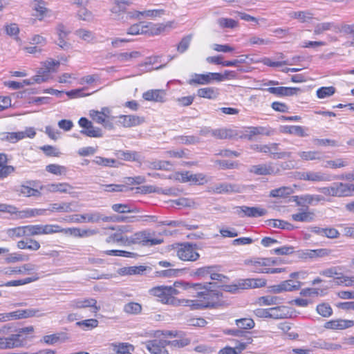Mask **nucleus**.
Masks as SVG:
<instances>
[{"label": "nucleus", "mask_w": 354, "mask_h": 354, "mask_svg": "<svg viewBox=\"0 0 354 354\" xmlns=\"http://www.w3.org/2000/svg\"><path fill=\"white\" fill-rule=\"evenodd\" d=\"M89 115L93 121L97 124H102L104 128L108 129H113L114 126L112 121H109L104 118L99 111L91 110L89 111Z\"/></svg>", "instance_id": "b1692460"}, {"label": "nucleus", "mask_w": 354, "mask_h": 354, "mask_svg": "<svg viewBox=\"0 0 354 354\" xmlns=\"http://www.w3.org/2000/svg\"><path fill=\"white\" fill-rule=\"evenodd\" d=\"M65 234H70L75 237H87L95 235L97 233L96 230H82L78 227H69L64 229Z\"/></svg>", "instance_id": "a878e982"}, {"label": "nucleus", "mask_w": 354, "mask_h": 354, "mask_svg": "<svg viewBox=\"0 0 354 354\" xmlns=\"http://www.w3.org/2000/svg\"><path fill=\"white\" fill-rule=\"evenodd\" d=\"M43 315L40 313L38 309H20L10 313H0V322L32 317H41Z\"/></svg>", "instance_id": "39448f33"}, {"label": "nucleus", "mask_w": 354, "mask_h": 354, "mask_svg": "<svg viewBox=\"0 0 354 354\" xmlns=\"http://www.w3.org/2000/svg\"><path fill=\"white\" fill-rule=\"evenodd\" d=\"M317 96L318 98L324 99L333 95L335 93L334 86H323L317 90Z\"/></svg>", "instance_id": "052dcab7"}, {"label": "nucleus", "mask_w": 354, "mask_h": 354, "mask_svg": "<svg viewBox=\"0 0 354 354\" xmlns=\"http://www.w3.org/2000/svg\"><path fill=\"white\" fill-rule=\"evenodd\" d=\"M282 132L300 137L308 136V134L305 131V128L301 126H284L283 127Z\"/></svg>", "instance_id": "a19ab883"}, {"label": "nucleus", "mask_w": 354, "mask_h": 354, "mask_svg": "<svg viewBox=\"0 0 354 354\" xmlns=\"http://www.w3.org/2000/svg\"><path fill=\"white\" fill-rule=\"evenodd\" d=\"M299 157L304 160H322L324 156L321 151H301L299 153Z\"/></svg>", "instance_id": "58836bf2"}, {"label": "nucleus", "mask_w": 354, "mask_h": 354, "mask_svg": "<svg viewBox=\"0 0 354 354\" xmlns=\"http://www.w3.org/2000/svg\"><path fill=\"white\" fill-rule=\"evenodd\" d=\"M165 10L163 9H155V10H145L143 12L137 11L136 15L137 17H139L140 15L145 16L147 17L150 18H156V17H160L162 15H165Z\"/></svg>", "instance_id": "4d7b16f0"}, {"label": "nucleus", "mask_w": 354, "mask_h": 354, "mask_svg": "<svg viewBox=\"0 0 354 354\" xmlns=\"http://www.w3.org/2000/svg\"><path fill=\"white\" fill-rule=\"evenodd\" d=\"M266 285V280L264 279H239L234 284L224 285L222 288L225 292L236 294L239 293L241 290L262 288Z\"/></svg>", "instance_id": "7ed1b4c3"}, {"label": "nucleus", "mask_w": 354, "mask_h": 354, "mask_svg": "<svg viewBox=\"0 0 354 354\" xmlns=\"http://www.w3.org/2000/svg\"><path fill=\"white\" fill-rule=\"evenodd\" d=\"M292 189L289 187H281L270 191V196L273 198H283L289 196Z\"/></svg>", "instance_id": "8fccbe9b"}, {"label": "nucleus", "mask_w": 354, "mask_h": 354, "mask_svg": "<svg viewBox=\"0 0 354 354\" xmlns=\"http://www.w3.org/2000/svg\"><path fill=\"white\" fill-rule=\"evenodd\" d=\"M299 178L303 180L316 183L331 181L337 178L322 171H307L300 172L299 174Z\"/></svg>", "instance_id": "9d476101"}, {"label": "nucleus", "mask_w": 354, "mask_h": 354, "mask_svg": "<svg viewBox=\"0 0 354 354\" xmlns=\"http://www.w3.org/2000/svg\"><path fill=\"white\" fill-rule=\"evenodd\" d=\"M6 234L12 239L26 236L25 225L9 228L6 230Z\"/></svg>", "instance_id": "c03bdc74"}, {"label": "nucleus", "mask_w": 354, "mask_h": 354, "mask_svg": "<svg viewBox=\"0 0 354 354\" xmlns=\"http://www.w3.org/2000/svg\"><path fill=\"white\" fill-rule=\"evenodd\" d=\"M112 209L118 213L138 212L137 208H131L128 204L117 203L113 204L111 207Z\"/></svg>", "instance_id": "bf43d9fd"}, {"label": "nucleus", "mask_w": 354, "mask_h": 354, "mask_svg": "<svg viewBox=\"0 0 354 354\" xmlns=\"http://www.w3.org/2000/svg\"><path fill=\"white\" fill-rule=\"evenodd\" d=\"M270 318L274 319H279L286 318L288 315V311L286 306H277L269 308Z\"/></svg>", "instance_id": "c9c22d12"}, {"label": "nucleus", "mask_w": 354, "mask_h": 354, "mask_svg": "<svg viewBox=\"0 0 354 354\" xmlns=\"http://www.w3.org/2000/svg\"><path fill=\"white\" fill-rule=\"evenodd\" d=\"M60 64L59 61L53 59H49L43 63L44 68H40L37 75L32 77V79L35 83H41L46 82L49 77V73L55 72L56 70L55 67H58Z\"/></svg>", "instance_id": "6e6552de"}, {"label": "nucleus", "mask_w": 354, "mask_h": 354, "mask_svg": "<svg viewBox=\"0 0 354 354\" xmlns=\"http://www.w3.org/2000/svg\"><path fill=\"white\" fill-rule=\"evenodd\" d=\"M316 310L323 317H329L333 315V309L327 303H322L317 306Z\"/></svg>", "instance_id": "6e6d98bb"}, {"label": "nucleus", "mask_w": 354, "mask_h": 354, "mask_svg": "<svg viewBox=\"0 0 354 354\" xmlns=\"http://www.w3.org/2000/svg\"><path fill=\"white\" fill-rule=\"evenodd\" d=\"M71 306L74 308H85L91 307L93 309V312L95 313L100 309V306H97V300L93 298L75 299L71 302Z\"/></svg>", "instance_id": "6ab92c4d"}, {"label": "nucleus", "mask_w": 354, "mask_h": 354, "mask_svg": "<svg viewBox=\"0 0 354 354\" xmlns=\"http://www.w3.org/2000/svg\"><path fill=\"white\" fill-rule=\"evenodd\" d=\"M354 326V321L349 319H337L327 321L324 327L330 330H344Z\"/></svg>", "instance_id": "dca6fc26"}, {"label": "nucleus", "mask_w": 354, "mask_h": 354, "mask_svg": "<svg viewBox=\"0 0 354 354\" xmlns=\"http://www.w3.org/2000/svg\"><path fill=\"white\" fill-rule=\"evenodd\" d=\"M181 180L185 182H192L195 184H203L205 182V176L203 174H191L189 171L181 173Z\"/></svg>", "instance_id": "cd10ccee"}, {"label": "nucleus", "mask_w": 354, "mask_h": 354, "mask_svg": "<svg viewBox=\"0 0 354 354\" xmlns=\"http://www.w3.org/2000/svg\"><path fill=\"white\" fill-rule=\"evenodd\" d=\"M46 212V209L26 208L24 210L19 212L18 217L19 218H31L36 216L44 215Z\"/></svg>", "instance_id": "4c0bfd02"}, {"label": "nucleus", "mask_w": 354, "mask_h": 354, "mask_svg": "<svg viewBox=\"0 0 354 354\" xmlns=\"http://www.w3.org/2000/svg\"><path fill=\"white\" fill-rule=\"evenodd\" d=\"M162 242V239L150 238V234L145 231L138 232L130 236H127V245L141 243L143 245L152 246L160 244Z\"/></svg>", "instance_id": "423d86ee"}, {"label": "nucleus", "mask_w": 354, "mask_h": 354, "mask_svg": "<svg viewBox=\"0 0 354 354\" xmlns=\"http://www.w3.org/2000/svg\"><path fill=\"white\" fill-rule=\"evenodd\" d=\"M129 4V0H114V5L111 8V11L115 14L124 12Z\"/></svg>", "instance_id": "680f3d73"}, {"label": "nucleus", "mask_w": 354, "mask_h": 354, "mask_svg": "<svg viewBox=\"0 0 354 354\" xmlns=\"http://www.w3.org/2000/svg\"><path fill=\"white\" fill-rule=\"evenodd\" d=\"M238 191L239 188L237 185L227 183L219 184L215 187V192L218 194L237 192Z\"/></svg>", "instance_id": "09e8293b"}, {"label": "nucleus", "mask_w": 354, "mask_h": 354, "mask_svg": "<svg viewBox=\"0 0 354 354\" xmlns=\"http://www.w3.org/2000/svg\"><path fill=\"white\" fill-rule=\"evenodd\" d=\"M78 124L82 128H83V129L80 131V133L90 138L102 137L103 134L101 129L93 127V123L86 118H80L78 121Z\"/></svg>", "instance_id": "9b49d317"}, {"label": "nucleus", "mask_w": 354, "mask_h": 354, "mask_svg": "<svg viewBox=\"0 0 354 354\" xmlns=\"http://www.w3.org/2000/svg\"><path fill=\"white\" fill-rule=\"evenodd\" d=\"M6 342H8V349L22 346L26 340L25 338L22 337V335L19 333L6 337Z\"/></svg>", "instance_id": "f704fd0d"}, {"label": "nucleus", "mask_w": 354, "mask_h": 354, "mask_svg": "<svg viewBox=\"0 0 354 354\" xmlns=\"http://www.w3.org/2000/svg\"><path fill=\"white\" fill-rule=\"evenodd\" d=\"M216 266H204L196 269L192 274L193 276H197L198 277H206L210 274L212 271H216Z\"/></svg>", "instance_id": "e2e57ef3"}, {"label": "nucleus", "mask_w": 354, "mask_h": 354, "mask_svg": "<svg viewBox=\"0 0 354 354\" xmlns=\"http://www.w3.org/2000/svg\"><path fill=\"white\" fill-rule=\"evenodd\" d=\"M283 291H293L299 290L301 286V283L299 281L286 280L281 283Z\"/></svg>", "instance_id": "5fc2aeb1"}, {"label": "nucleus", "mask_w": 354, "mask_h": 354, "mask_svg": "<svg viewBox=\"0 0 354 354\" xmlns=\"http://www.w3.org/2000/svg\"><path fill=\"white\" fill-rule=\"evenodd\" d=\"M17 247L20 250L37 251L40 248L41 245L37 240L31 238H27L25 240L19 241L17 243Z\"/></svg>", "instance_id": "393cba45"}, {"label": "nucleus", "mask_w": 354, "mask_h": 354, "mask_svg": "<svg viewBox=\"0 0 354 354\" xmlns=\"http://www.w3.org/2000/svg\"><path fill=\"white\" fill-rule=\"evenodd\" d=\"M236 324L239 328L244 330H250L254 328L255 324L252 319L242 318L236 320Z\"/></svg>", "instance_id": "13d9d810"}, {"label": "nucleus", "mask_w": 354, "mask_h": 354, "mask_svg": "<svg viewBox=\"0 0 354 354\" xmlns=\"http://www.w3.org/2000/svg\"><path fill=\"white\" fill-rule=\"evenodd\" d=\"M69 221L73 223H98L100 221L104 222H109L111 220L110 216H102L98 212H93L84 214H75L72 215L70 217Z\"/></svg>", "instance_id": "0eeeda50"}, {"label": "nucleus", "mask_w": 354, "mask_h": 354, "mask_svg": "<svg viewBox=\"0 0 354 354\" xmlns=\"http://www.w3.org/2000/svg\"><path fill=\"white\" fill-rule=\"evenodd\" d=\"M111 346L116 354H129L134 351V346L127 342L111 343Z\"/></svg>", "instance_id": "c85d7f7f"}, {"label": "nucleus", "mask_w": 354, "mask_h": 354, "mask_svg": "<svg viewBox=\"0 0 354 354\" xmlns=\"http://www.w3.org/2000/svg\"><path fill=\"white\" fill-rule=\"evenodd\" d=\"M279 144L270 143V156L274 159H283L286 158H290L291 152L279 151Z\"/></svg>", "instance_id": "7c9ffc66"}, {"label": "nucleus", "mask_w": 354, "mask_h": 354, "mask_svg": "<svg viewBox=\"0 0 354 354\" xmlns=\"http://www.w3.org/2000/svg\"><path fill=\"white\" fill-rule=\"evenodd\" d=\"M28 183L30 185H22L20 186L19 189H18V192H19L21 194L26 197H39L41 196V190H40V189H37L32 188L31 187V185H32L31 182H28Z\"/></svg>", "instance_id": "473e14b6"}, {"label": "nucleus", "mask_w": 354, "mask_h": 354, "mask_svg": "<svg viewBox=\"0 0 354 354\" xmlns=\"http://www.w3.org/2000/svg\"><path fill=\"white\" fill-rule=\"evenodd\" d=\"M39 279V277L35 276L31 277H27L23 279H19V280H12L6 282L4 286L7 287L10 286H22L25 284H28L34 281H36Z\"/></svg>", "instance_id": "603ef678"}, {"label": "nucleus", "mask_w": 354, "mask_h": 354, "mask_svg": "<svg viewBox=\"0 0 354 354\" xmlns=\"http://www.w3.org/2000/svg\"><path fill=\"white\" fill-rule=\"evenodd\" d=\"M166 346V340L163 339H153L145 342V347L151 354H169Z\"/></svg>", "instance_id": "ddd939ff"}, {"label": "nucleus", "mask_w": 354, "mask_h": 354, "mask_svg": "<svg viewBox=\"0 0 354 354\" xmlns=\"http://www.w3.org/2000/svg\"><path fill=\"white\" fill-rule=\"evenodd\" d=\"M77 207V203L75 202H70V203H53L50 205V208L47 210H49L52 212H72L75 211Z\"/></svg>", "instance_id": "4be33fe9"}, {"label": "nucleus", "mask_w": 354, "mask_h": 354, "mask_svg": "<svg viewBox=\"0 0 354 354\" xmlns=\"http://www.w3.org/2000/svg\"><path fill=\"white\" fill-rule=\"evenodd\" d=\"M149 30V25L145 24L144 22H140L130 26L127 33L131 35H143L147 34Z\"/></svg>", "instance_id": "e433bc0d"}, {"label": "nucleus", "mask_w": 354, "mask_h": 354, "mask_svg": "<svg viewBox=\"0 0 354 354\" xmlns=\"http://www.w3.org/2000/svg\"><path fill=\"white\" fill-rule=\"evenodd\" d=\"M147 270V266H130L121 268V274L123 275L142 274Z\"/></svg>", "instance_id": "37998d69"}, {"label": "nucleus", "mask_w": 354, "mask_h": 354, "mask_svg": "<svg viewBox=\"0 0 354 354\" xmlns=\"http://www.w3.org/2000/svg\"><path fill=\"white\" fill-rule=\"evenodd\" d=\"M218 89L213 87H206L198 89V96L209 100H214L218 96Z\"/></svg>", "instance_id": "72a5a7b5"}, {"label": "nucleus", "mask_w": 354, "mask_h": 354, "mask_svg": "<svg viewBox=\"0 0 354 354\" xmlns=\"http://www.w3.org/2000/svg\"><path fill=\"white\" fill-rule=\"evenodd\" d=\"M248 171L258 176L272 175L276 174V170L272 162L252 165L250 167Z\"/></svg>", "instance_id": "a211bd4d"}, {"label": "nucleus", "mask_w": 354, "mask_h": 354, "mask_svg": "<svg viewBox=\"0 0 354 354\" xmlns=\"http://www.w3.org/2000/svg\"><path fill=\"white\" fill-rule=\"evenodd\" d=\"M327 30L337 32L339 27L334 22H323L317 24L314 28L315 35H320Z\"/></svg>", "instance_id": "c756f323"}, {"label": "nucleus", "mask_w": 354, "mask_h": 354, "mask_svg": "<svg viewBox=\"0 0 354 354\" xmlns=\"http://www.w3.org/2000/svg\"><path fill=\"white\" fill-rule=\"evenodd\" d=\"M291 18L299 19L301 22H306L312 19V14L308 11H297L289 13Z\"/></svg>", "instance_id": "0e129e2a"}, {"label": "nucleus", "mask_w": 354, "mask_h": 354, "mask_svg": "<svg viewBox=\"0 0 354 354\" xmlns=\"http://www.w3.org/2000/svg\"><path fill=\"white\" fill-rule=\"evenodd\" d=\"M242 212L244 213L245 216L248 217H260L264 216L267 213V210L259 207H248L242 206L240 207Z\"/></svg>", "instance_id": "bb28decb"}, {"label": "nucleus", "mask_w": 354, "mask_h": 354, "mask_svg": "<svg viewBox=\"0 0 354 354\" xmlns=\"http://www.w3.org/2000/svg\"><path fill=\"white\" fill-rule=\"evenodd\" d=\"M315 214L313 212L310 211L308 207L298 213L291 215V218L295 221L310 223L315 220Z\"/></svg>", "instance_id": "5701e85b"}, {"label": "nucleus", "mask_w": 354, "mask_h": 354, "mask_svg": "<svg viewBox=\"0 0 354 354\" xmlns=\"http://www.w3.org/2000/svg\"><path fill=\"white\" fill-rule=\"evenodd\" d=\"M148 167L152 169H159V170H170L172 164L169 161L166 160H154L148 162Z\"/></svg>", "instance_id": "a18cd8bd"}, {"label": "nucleus", "mask_w": 354, "mask_h": 354, "mask_svg": "<svg viewBox=\"0 0 354 354\" xmlns=\"http://www.w3.org/2000/svg\"><path fill=\"white\" fill-rule=\"evenodd\" d=\"M180 282H175L173 286H158L153 287L149 290V293L158 298V301L165 304L172 306H178L183 304L185 306V300L180 301L176 298L180 292L176 288L180 285Z\"/></svg>", "instance_id": "f03ea898"}, {"label": "nucleus", "mask_w": 354, "mask_h": 354, "mask_svg": "<svg viewBox=\"0 0 354 354\" xmlns=\"http://www.w3.org/2000/svg\"><path fill=\"white\" fill-rule=\"evenodd\" d=\"M334 184L336 197L351 196L354 192V185L352 183H334Z\"/></svg>", "instance_id": "412c9836"}, {"label": "nucleus", "mask_w": 354, "mask_h": 354, "mask_svg": "<svg viewBox=\"0 0 354 354\" xmlns=\"http://www.w3.org/2000/svg\"><path fill=\"white\" fill-rule=\"evenodd\" d=\"M236 136V133L230 129L221 128L214 129L213 137L216 139H228Z\"/></svg>", "instance_id": "ea45409f"}, {"label": "nucleus", "mask_w": 354, "mask_h": 354, "mask_svg": "<svg viewBox=\"0 0 354 354\" xmlns=\"http://www.w3.org/2000/svg\"><path fill=\"white\" fill-rule=\"evenodd\" d=\"M221 73H207L205 74L194 73L192 75V78L189 79L187 83L190 85L194 84H209L213 82H221Z\"/></svg>", "instance_id": "1a4fd4ad"}, {"label": "nucleus", "mask_w": 354, "mask_h": 354, "mask_svg": "<svg viewBox=\"0 0 354 354\" xmlns=\"http://www.w3.org/2000/svg\"><path fill=\"white\" fill-rule=\"evenodd\" d=\"M107 243H117L122 245H127V236L122 235L121 232L118 231L106 239Z\"/></svg>", "instance_id": "79ce46f5"}, {"label": "nucleus", "mask_w": 354, "mask_h": 354, "mask_svg": "<svg viewBox=\"0 0 354 354\" xmlns=\"http://www.w3.org/2000/svg\"><path fill=\"white\" fill-rule=\"evenodd\" d=\"M118 122L125 128L138 126L145 122V118L136 115H120L118 117Z\"/></svg>", "instance_id": "f3484780"}, {"label": "nucleus", "mask_w": 354, "mask_h": 354, "mask_svg": "<svg viewBox=\"0 0 354 354\" xmlns=\"http://www.w3.org/2000/svg\"><path fill=\"white\" fill-rule=\"evenodd\" d=\"M40 228H41V235L64 232V229L62 228L58 225H53V224L40 225Z\"/></svg>", "instance_id": "de8ad7c7"}, {"label": "nucleus", "mask_w": 354, "mask_h": 354, "mask_svg": "<svg viewBox=\"0 0 354 354\" xmlns=\"http://www.w3.org/2000/svg\"><path fill=\"white\" fill-rule=\"evenodd\" d=\"M268 225L277 228H280L287 230H292L295 227L292 224L280 219H270L268 221Z\"/></svg>", "instance_id": "49530a36"}, {"label": "nucleus", "mask_w": 354, "mask_h": 354, "mask_svg": "<svg viewBox=\"0 0 354 354\" xmlns=\"http://www.w3.org/2000/svg\"><path fill=\"white\" fill-rule=\"evenodd\" d=\"M73 187L67 183H50L40 186V190L44 193H70Z\"/></svg>", "instance_id": "2eb2a0df"}, {"label": "nucleus", "mask_w": 354, "mask_h": 354, "mask_svg": "<svg viewBox=\"0 0 354 354\" xmlns=\"http://www.w3.org/2000/svg\"><path fill=\"white\" fill-rule=\"evenodd\" d=\"M196 244L180 243L176 250L178 257L184 261H196L200 257Z\"/></svg>", "instance_id": "20e7f679"}, {"label": "nucleus", "mask_w": 354, "mask_h": 354, "mask_svg": "<svg viewBox=\"0 0 354 354\" xmlns=\"http://www.w3.org/2000/svg\"><path fill=\"white\" fill-rule=\"evenodd\" d=\"M124 311L128 314H138L142 310V306L136 302H129L124 306Z\"/></svg>", "instance_id": "338daca9"}, {"label": "nucleus", "mask_w": 354, "mask_h": 354, "mask_svg": "<svg viewBox=\"0 0 354 354\" xmlns=\"http://www.w3.org/2000/svg\"><path fill=\"white\" fill-rule=\"evenodd\" d=\"M193 287L198 290V297L201 299L185 301L186 306H190L192 309H203L205 308H214L221 305L223 294L217 290L216 283H195Z\"/></svg>", "instance_id": "f257e3e1"}, {"label": "nucleus", "mask_w": 354, "mask_h": 354, "mask_svg": "<svg viewBox=\"0 0 354 354\" xmlns=\"http://www.w3.org/2000/svg\"><path fill=\"white\" fill-rule=\"evenodd\" d=\"M245 343H242L241 347L238 345H236L234 348L230 346H225V348L221 349L218 354H239L245 349Z\"/></svg>", "instance_id": "774afa93"}, {"label": "nucleus", "mask_w": 354, "mask_h": 354, "mask_svg": "<svg viewBox=\"0 0 354 354\" xmlns=\"http://www.w3.org/2000/svg\"><path fill=\"white\" fill-rule=\"evenodd\" d=\"M331 254V250L327 248H320L316 250H308L306 255L309 258L324 257L329 256Z\"/></svg>", "instance_id": "864d4df0"}, {"label": "nucleus", "mask_w": 354, "mask_h": 354, "mask_svg": "<svg viewBox=\"0 0 354 354\" xmlns=\"http://www.w3.org/2000/svg\"><path fill=\"white\" fill-rule=\"evenodd\" d=\"M322 201H324V197L322 195L304 194L294 196V201L300 206L315 205Z\"/></svg>", "instance_id": "4468645a"}, {"label": "nucleus", "mask_w": 354, "mask_h": 354, "mask_svg": "<svg viewBox=\"0 0 354 354\" xmlns=\"http://www.w3.org/2000/svg\"><path fill=\"white\" fill-rule=\"evenodd\" d=\"M114 57H115V59L118 62L125 63L130 62L134 59L139 58L140 57H141V53L140 52L136 50L130 53L124 52L118 53L115 55Z\"/></svg>", "instance_id": "2f4dec72"}, {"label": "nucleus", "mask_w": 354, "mask_h": 354, "mask_svg": "<svg viewBox=\"0 0 354 354\" xmlns=\"http://www.w3.org/2000/svg\"><path fill=\"white\" fill-rule=\"evenodd\" d=\"M226 334L239 337V339L236 341V345L240 347H241L242 343H245L244 345L245 349L252 342L251 333L239 328L236 329L227 330Z\"/></svg>", "instance_id": "f8f14e48"}, {"label": "nucleus", "mask_w": 354, "mask_h": 354, "mask_svg": "<svg viewBox=\"0 0 354 354\" xmlns=\"http://www.w3.org/2000/svg\"><path fill=\"white\" fill-rule=\"evenodd\" d=\"M142 97L147 101L163 102L166 100V93L161 89H151L145 92Z\"/></svg>", "instance_id": "aec40b11"}, {"label": "nucleus", "mask_w": 354, "mask_h": 354, "mask_svg": "<svg viewBox=\"0 0 354 354\" xmlns=\"http://www.w3.org/2000/svg\"><path fill=\"white\" fill-rule=\"evenodd\" d=\"M348 165V162L342 158H337L334 160H327L323 165L325 168L337 169L344 167Z\"/></svg>", "instance_id": "69168bd1"}, {"label": "nucleus", "mask_w": 354, "mask_h": 354, "mask_svg": "<svg viewBox=\"0 0 354 354\" xmlns=\"http://www.w3.org/2000/svg\"><path fill=\"white\" fill-rule=\"evenodd\" d=\"M158 57H147L144 62L138 64V66L140 68L145 67V69L144 70V71H150L153 69L158 70V69H161V68H164L165 65H160L159 66H156L154 68H148V66L156 64L158 62Z\"/></svg>", "instance_id": "3c124183"}]
</instances>
